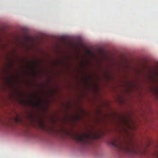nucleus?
Wrapping results in <instances>:
<instances>
[{
	"label": "nucleus",
	"instance_id": "nucleus-4",
	"mask_svg": "<svg viewBox=\"0 0 158 158\" xmlns=\"http://www.w3.org/2000/svg\"><path fill=\"white\" fill-rule=\"evenodd\" d=\"M28 103L29 105H32L35 107H37L38 106V103L34 102L31 101H29L28 102Z\"/></svg>",
	"mask_w": 158,
	"mask_h": 158
},
{
	"label": "nucleus",
	"instance_id": "nucleus-11",
	"mask_svg": "<svg viewBox=\"0 0 158 158\" xmlns=\"http://www.w3.org/2000/svg\"><path fill=\"white\" fill-rule=\"evenodd\" d=\"M77 118H79V116H77Z\"/></svg>",
	"mask_w": 158,
	"mask_h": 158
},
{
	"label": "nucleus",
	"instance_id": "nucleus-6",
	"mask_svg": "<svg viewBox=\"0 0 158 158\" xmlns=\"http://www.w3.org/2000/svg\"><path fill=\"white\" fill-rule=\"evenodd\" d=\"M110 54V53L109 52V54ZM110 55H109V69H110ZM109 80L111 78V76L110 75V69H109Z\"/></svg>",
	"mask_w": 158,
	"mask_h": 158
},
{
	"label": "nucleus",
	"instance_id": "nucleus-9",
	"mask_svg": "<svg viewBox=\"0 0 158 158\" xmlns=\"http://www.w3.org/2000/svg\"><path fill=\"white\" fill-rule=\"evenodd\" d=\"M34 75H36L37 73L35 72L34 73Z\"/></svg>",
	"mask_w": 158,
	"mask_h": 158
},
{
	"label": "nucleus",
	"instance_id": "nucleus-2",
	"mask_svg": "<svg viewBox=\"0 0 158 158\" xmlns=\"http://www.w3.org/2000/svg\"><path fill=\"white\" fill-rule=\"evenodd\" d=\"M114 144L117 148L119 151L124 150L128 153H136L137 152L136 150L132 145L126 144L125 147H124L123 144L121 143H119L118 145L115 143H114Z\"/></svg>",
	"mask_w": 158,
	"mask_h": 158
},
{
	"label": "nucleus",
	"instance_id": "nucleus-7",
	"mask_svg": "<svg viewBox=\"0 0 158 158\" xmlns=\"http://www.w3.org/2000/svg\"><path fill=\"white\" fill-rule=\"evenodd\" d=\"M156 158H158V152L156 153Z\"/></svg>",
	"mask_w": 158,
	"mask_h": 158
},
{
	"label": "nucleus",
	"instance_id": "nucleus-5",
	"mask_svg": "<svg viewBox=\"0 0 158 158\" xmlns=\"http://www.w3.org/2000/svg\"><path fill=\"white\" fill-rule=\"evenodd\" d=\"M15 121L17 123H20L22 122V120L18 116L15 118Z\"/></svg>",
	"mask_w": 158,
	"mask_h": 158
},
{
	"label": "nucleus",
	"instance_id": "nucleus-12",
	"mask_svg": "<svg viewBox=\"0 0 158 158\" xmlns=\"http://www.w3.org/2000/svg\"><path fill=\"white\" fill-rule=\"evenodd\" d=\"M88 78H90V77H89Z\"/></svg>",
	"mask_w": 158,
	"mask_h": 158
},
{
	"label": "nucleus",
	"instance_id": "nucleus-10",
	"mask_svg": "<svg viewBox=\"0 0 158 158\" xmlns=\"http://www.w3.org/2000/svg\"><path fill=\"white\" fill-rule=\"evenodd\" d=\"M42 126L43 127H44V126L43 124H42Z\"/></svg>",
	"mask_w": 158,
	"mask_h": 158
},
{
	"label": "nucleus",
	"instance_id": "nucleus-1",
	"mask_svg": "<svg viewBox=\"0 0 158 158\" xmlns=\"http://www.w3.org/2000/svg\"><path fill=\"white\" fill-rule=\"evenodd\" d=\"M98 137L99 136H96L93 133H85L81 135L77 134L74 137L75 139L80 141L84 145L89 143L91 139Z\"/></svg>",
	"mask_w": 158,
	"mask_h": 158
},
{
	"label": "nucleus",
	"instance_id": "nucleus-3",
	"mask_svg": "<svg viewBox=\"0 0 158 158\" xmlns=\"http://www.w3.org/2000/svg\"><path fill=\"white\" fill-rule=\"evenodd\" d=\"M118 121L120 125H125L129 126V120L126 117L121 115L118 116Z\"/></svg>",
	"mask_w": 158,
	"mask_h": 158
},
{
	"label": "nucleus",
	"instance_id": "nucleus-8",
	"mask_svg": "<svg viewBox=\"0 0 158 158\" xmlns=\"http://www.w3.org/2000/svg\"><path fill=\"white\" fill-rule=\"evenodd\" d=\"M109 123H110V111H109Z\"/></svg>",
	"mask_w": 158,
	"mask_h": 158
}]
</instances>
